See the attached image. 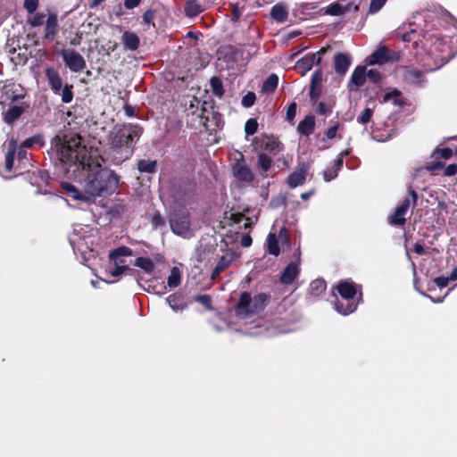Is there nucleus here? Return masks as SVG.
<instances>
[{
    "label": "nucleus",
    "instance_id": "1",
    "mask_svg": "<svg viewBox=\"0 0 457 457\" xmlns=\"http://www.w3.org/2000/svg\"><path fill=\"white\" fill-rule=\"evenodd\" d=\"M56 151L62 162H71L80 169V183L85 193L90 196H100L104 193L114 192L119 185V177L108 168L103 167L99 158L87 156V148L81 145L78 135L58 138Z\"/></svg>",
    "mask_w": 457,
    "mask_h": 457
},
{
    "label": "nucleus",
    "instance_id": "2",
    "mask_svg": "<svg viewBox=\"0 0 457 457\" xmlns=\"http://www.w3.org/2000/svg\"><path fill=\"white\" fill-rule=\"evenodd\" d=\"M140 137V129L132 124L116 125L107 136L105 154L115 164L130 158L133 143Z\"/></svg>",
    "mask_w": 457,
    "mask_h": 457
},
{
    "label": "nucleus",
    "instance_id": "3",
    "mask_svg": "<svg viewBox=\"0 0 457 457\" xmlns=\"http://www.w3.org/2000/svg\"><path fill=\"white\" fill-rule=\"evenodd\" d=\"M337 291L341 299L336 303V310L343 315H348L356 310L357 303L354 300L356 295L355 285L349 281H341L337 286Z\"/></svg>",
    "mask_w": 457,
    "mask_h": 457
},
{
    "label": "nucleus",
    "instance_id": "4",
    "mask_svg": "<svg viewBox=\"0 0 457 457\" xmlns=\"http://www.w3.org/2000/svg\"><path fill=\"white\" fill-rule=\"evenodd\" d=\"M266 300L265 294H259L252 298L249 293L244 292L237 304L236 312L237 316L246 318L249 314L262 310Z\"/></svg>",
    "mask_w": 457,
    "mask_h": 457
},
{
    "label": "nucleus",
    "instance_id": "5",
    "mask_svg": "<svg viewBox=\"0 0 457 457\" xmlns=\"http://www.w3.org/2000/svg\"><path fill=\"white\" fill-rule=\"evenodd\" d=\"M170 226L172 232L178 236L188 238L193 235L190 228V216L185 210L174 211L170 214Z\"/></svg>",
    "mask_w": 457,
    "mask_h": 457
},
{
    "label": "nucleus",
    "instance_id": "6",
    "mask_svg": "<svg viewBox=\"0 0 457 457\" xmlns=\"http://www.w3.org/2000/svg\"><path fill=\"white\" fill-rule=\"evenodd\" d=\"M21 86L14 82L0 83V104H6L21 96Z\"/></svg>",
    "mask_w": 457,
    "mask_h": 457
},
{
    "label": "nucleus",
    "instance_id": "7",
    "mask_svg": "<svg viewBox=\"0 0 457 457\" xmlns=\"http://www.w3.org/2000/svg\"><path fill=\"white\" fill-rule=\"evenodd\" d=\"M397 72L404 82L411 86H421L425 81L424 73L412 66H403Z\"/></svg>",
    "mask_w": 457,
    "mask_h": 457
},
{
    "label": "nucleus",
    "instance_id": "8",
    "mask_svg": "<svg viewBox=\"0 0 457 457\" xmlns=\"http://www.w3.org/2000/svg\"><path fill=\"white\" fill-rule=\"evenodd\" d=\"M64 62L73 72L82 71L86 68V62L83 56L74 50H62L61 53Z\"/></svg>",
    "mask_w": 457,
    "mask_h": 457
},
{
    "label": "nucleus",
    "instance_id": "9",
    "mask_svg": "<svg viewBox=\"0 0 457 457\" xmlns=\"http://www.w3.org/2000/svg\"><path fill=\"white\" fill-rule=\"evenodd\" d=\"M447 46L446 45L441 41L436 40L435 45L430 47L428 51L429 55H435V65L434 66H428L426 68V71H434L436 69H439L441 66H443L445 63L447 62L448 60V54H445V52L446 50Z\"/></svg>",
    "mask_w": 457,
    "mask_h": 457
},
{
    "label": "nucleus",
    "instance_id": "10",
    "mask_svg": "<svg viewBox=\"0 0 457 457\" xmlns=\"http://www.w3.org/2000/svg\"><path fill=\"white\" fill-rule=\"evenodd\" d=\"M279 243H287V235L286 228H281L278 235L270 232L267 237V251L269 253L278 256L280 253Z\"/></svg>",
    "mask_w": 457,
    "mask_h": 457
},
{
    "label": "nucleus",
    "instance_id": "11",
    "mask_svg": "<svg viewBox=\"0 0 457 457\" xmlns=\"http://www.w3.org/2000/svg\"><path fill=\"white\" fill-rule=\"evenodd\" d=\"M233 174L240 187L251 183L254 179L250 168L243 162H237L234 165Z\"/></svg>",
    "mask_w": 457,
    "mask_h": 457
},
{
    "label": "nucleus",
    "instance_id": "12",
    "mask_svg": "<svg viewBox=\"0 0 457 457\" xmlns=\"http://www.w3.org/2000/svg\"><path fill=\"white\" fill-rule=\"evenodd\" d=\"M392 53L389 52L385 46H380L377 50H375L371 54L368 56L367 62L370 65H381L392 60Z\"/></svg>",
    "mask_w": 457,
    "mask_h": 457
},
{
    "label": "nucleus",
    "instance_id": "13",
    "mask_svg": "<svg viewBox=\"0 0 457 457\" xmlns=\"http://www.w3.org/2000/svg\"><path fill=\"white\" fill-rule=\"evenodd\" d=\"M307 168L305 165L298 167L294 172H292L287 178V183L291 187H296L303 185L306 179Z\"/></svg>",
    "mask_w": 457,
    "mask_h": 457
},
{
    "label": "nucleus",
    "instance_id": "14",
    "mask_svg": "<svg viewBox=\"0 0 457 457\" xmlns=\"http://www.w3.org/2000/svg\"><path fill=\"white\" fill-rule=\"evenodd\" d=\"M58 30V20L54 13H50L46 21L45 27V38L49 41H54Z\"/></svg>",
    "mask_w": 457,
    "mask_h": 457
},
{
    "label": "nucleus",
    "instance_id": "15",
    "mask_svg": "<svg viewBox=\"0 0 457 457\" xmlns=\"http://www.w3.org/2000/svg\"><path fill=\"white\" fill-rule=\"evenodd\" d=\"M335 71L339 75H344L351 65V58L348 54L339 53L334 59Z\"/></svg>",
    "mask_w": 457,
    "mask_h": 457
},
{
    "label": "nucleus",
    "instance_id": "16",
    "mask_svg": "<svg viewBox=\"0 0 457 457\" xmlns=\"http://www.w3.org/2000/svg\"><path fill=\"white\" fill-rule=\"evenodd\" d=\"M46 76L54 93L59 94L62 89V82L58 71L51 67L46 68Z\"/></svg>",
    "mask_w": 457,
    "mask_h": 457
},
{
    "label": "nucleus",
    "instance_id": "17",
    "mask_svg": "<svg viewBox=\"0 0 457 457\" xmlns=\"http://www.w3.org/2000/svg\"><path fill=\"white\" fill-rule=\"evenodd\" d=\"M299 274V267L295 262L289 263L281 274L282 284H291Z\"/></svg>",
    "mask_w": 457,
    "mask_h": 457
},
{
    "label": "nucleus",
    "instance_id": "18",
    "mask_svg": "<svg viewBox=\"0 0 457 457\" xmlns=\"http://www.w3.org/2000/svg\"><path fill=\"white\" fill-rule=\"evenodd\" d=\"M121 42L126 50L135 51L139 46V37L133 32L125 31L121 37Z\"/></svg>",
    "mask_w": 457,
    "mask_h": 457
},
{
    "label": "nucleus",
    "instance_id": "19",
    "mask_svg": "<svg viewBox=\"0 0 457 457\" xmlns=\"http://www.w3.org/2000/svg\"><path fill=\"white\" fill-rule=\"evenodd\" d=\"M236 260V255L232 252H226L219 260L215 269L214 275H219L224 270H226L234 261Z\"/></svg>",
    "mask_w": 457,
    "mask_h": 457
},
{
    "label": "nucleus",
    "instance_id": "20",
    "mask_svg": "<svg viewBox=\"0 0 457 457\" xmlns=\"http://www.w3.org/2000/svg\"><path fill=\"white\" fill-rule=\"evenodd\" d=\"M270 16L277 22H284L288 16V11L284 4H277L270 10Z\"/></svg>",
    "mask_w": 457,
    "mask_h": 457
},
{
    "label": "nucleus",
    "instance_id": "21",
    "mask_svg": "<svg viewBox=\"0 0 457 457\" xmlns=\"http://www.w3.org/2000/svg\"><path fill=\"white\" fill-rule=\"evenodd\" d=\"M315 120L314 117L310 115L305 117L304 120L300 121L297 127V130L300 134L304 136L311 135L314 130Z\"/></svg>",
    "mask_w": 457,
    "mask_h": 457
},
{
    "label": "nucleus",
    "instance_id": "22",
    "mask_svg": "<svg viewBox=\"0 0 457 457\" xmlns=\"http://www.w3.org/2000/svg\"><path fill=\"white\" fill-rule=\"evenodd\" d=\"M272 160L265 154L258 155L257 167L262 177H268V171L271 168Z\"/></svg>",
    "mask_w": 457,
    "mask_h": 457
},
{
    "label": "nucleus",
    "instance_id": "23",
    "mask_svg": "<svg viewBox=\"0 0 457 457\" xmlns=\"http://www.w3.org/2000/svg\"><path fill=\"white\" fill-rule=\"evenodd\" d=\"M366 68L363 66H358L355 68L351 76V83L356 87L363 86L366 81Z\"/></svg>",
    "mask_w": 457,
    "mask_h": 457
},
{
    "label": "nucleus",
    "instance_id": "24",
    "mask_svg": "<svg viewBox=\"0 0 457 457\" xmlns=\"http://www.w3.org/2000/svg\"><path fill=\"white\" fill-rule=\"evenodd\" d=\"M62 188L69 194L73 199L79 200L83 202L90 201V197L85 193L81 194L78 191V189L71 184L63 182L62 184Z\"/></svg>",
    "mask_w": 457,
    "mask_h": 457
},
{
    "label": "nucleus",
    "instance_id": "25",
    "mask_svg": "<svg viewBox=\"0 0 457 457\" xmlns=\"http://www.w3.org/2000/svg\"><path fill=\"white\" fill-rule=\"evenodd\" d=\"M278 84V77L276 74L270 75L263 82L261 89L262 94H271L275 91Z\"/></svg>",
    "mask_w": 457,
    "mask_h": 457
},
{
    "label": "nucleus",
    "instance_id": "26",
    "mask_svg": "<svg viewBox=\"0 0 457 457\" xmlns=\"http://www.w3.org/2000/svg\"><path fill=\"white\" fill-rule=\"evenodd\" d=\"M416 201H417V194L415 193V191L411 190L409 192V195L406 196L396 208L399 211H401L404 215H406L411 204H415Z\"/></svg>",
    "mask_w": 457,
    "mask_h": 457
},
{
    "label": "nucleus",
    "instance_id": "27",
    "mask_svg": "<svg viewBox=\"0 0 457 457\" xmlns=\"http://www.w3.org/2000/svg\"><path fill=\"white\" fill-rule=\"evenodd\" d=\"M169 306L174 311V312H179L186 308V303H184L183 299L177 295H170L166 299Z\"/></svg>",
    "mask_w": 457,
    "mask_h": 457
},
{
    "label": "nucleus",
    "instance_id": "28",
    "mask_svg": "<svg viewBox=\"0 0 457 457\" xmlns=\"http://www.w3.org/2000/svg\"><path fill=\"white\" fill-rule=\"evenodd\" d=\"M383 102H392L393 104L395 106H402L403 104V101L401 97V93L396 89H393L390 92L385 94V96H383Z\"/></svg>",
    "mask_w": 457,
    "mask_h": 457
},
{
    "label": "nucleus",
    "instance_id": "29",
    "mask_svg": "<svg viewBox=\"0 0 457 457\" xmlns=\"http://www.w3.org/2000/svg\"><path fill=\"white\" fill-rule=\"evenodd\" d=\"M230 220L233 225H238L239 228H247L252 224L250 219L245 218L242 213H231Z\"/></svg>",
    "mask_w": 457,
    "mask_h": 457
},
{
    "label": "nucleus",
    "instance_id": "30",
    "mask_svg": "<svg viewBox=\"0 0 457 457\" xmlns=\"http://www.w3.org/2000/svg\"><path fill=\"white\" fill-rule=\"evenodd\" d=\"M203 12L201 5L195 0H189L186 3L185 12L188 17H195Z\"/></svg>",
    "mask_w": 457,
    "mask_h": 457
},
{
    "label": "nucleus",
    "instance_id": "31",
    "mask_svg": "<svg viewBox=\"0 0 457 457\" xmlns=\"http://www.w3.org/2000/svg\"><path fill=\"white\" fill-rule=\"evenodd\" d=\"M135 266L142 269L148 274H151L154 269V262L151 259L145 257H138L135 262Z\"/></svg>",
    "mask_w": 457,
    "mask_h": 457
},
{
    "label": "nucleus",
    "instance_id": "32",
    "mask_svg": "<svg viewBox=\"0 0 457 457\" xmlns=\"http://www.w3.org/2000/svg\"><path fill=\"white\" fill-rule=\"evenodd\" d=\"M180 281L181 272L179 268L173 267L167 279L168 286L171 288L177 287L180 284Z\"/></svg>",
    "mask_w": 457,
    "mask_h": 457
},
{
    "label": "nucleus",
    "instance_id": "33",
    "mask_svg": "<svg viewBox=\"0 0 457 457\" xmlns=\"http://www.w3.org/2000/svg\"><path fill=\"white\" fill-rule=\"evenodd\" d=\"M23 112V109L20 106H12L4 114V120L6 123H12L16 119H18L21 113Z\"/></svg>",
    "mask_w": 457,
    "mask_h": 457
},
{
    "label": "nucleus",
    "instance_id": "34",
    "mask_svg": "<svg viewBox=\"0 0 457 457\" xmlns=\"http://www.w3.org/2000/svg\"><path fill=\"white\" fill-rule=\"evenodd\" d=\"M405 220V215L397 208H395L394 214L388 217V222L393 226H403Z\"/></svg>",
    "mask_w": 457,
    "mask_h": 457
},
{
    "label": "nucleus",
    "instance_id": "35",
    "mask_svg": "<svg viewBox=\"0 0 457 457\" xmlns=\"http://www.w3.org/2000/svg\"><path fill=\"white\" fill-rule=\"evenodd\" d=\"M137 168L140 172L152 173L155 171L156 162L151 160H141L138 162Z\"/></svg>",
    "mask_w": 457,
    "mask_h": 457
},
{
    "label": "nucleus",
    "instance_id": "36",
    "mask_svg": "<svg viewBox=\"0 0 457 457\" xmlns=\"http://www.w3.org/2000/svg\"><path fill=\"white\" fill-rule=\"evenodd\" d=\"M14 148H15V142L11 141L10 143V149L8 150L5 157V169L9 172L12 170L13 166V161H14Z\"/></svg>",
    "mask_w": 457,
    "mask_h": 457
},
{
    "label": "nucleus",
    "instance_id": "37",
    "mask_svg": "<svg viewBox=\"0 0 457 457\" xmlns=\"http://www.w3.org/2000/svg\"><path fill=\"white\" fill-rule=\"evenodd\" d=\"M211 87H212V93L215 96H217L219 97L223 96V94H224L223 86H222V82L220 79H218L216 77L212 78Z\"/></svg>",
    "mask_w": 457,
    "mask_h": 457
},
{
    "label": "nucleus",
    "instance_id": "38",
    "mask_svg": "<svg viewBox=\"0 0 457 457\" xmlns=\"http://www.w3.org/2000/svg\"><path fill=\"white\" fill-rule=\"evenodd\" d=\"M266 150L270 151V153L276 154L277 153L282 151L283 146L280 142L274 138H268L266 142Z\"/></svg>",
    "mask_w": 457,
    "mask_h": 457
},
{
    "label": "nucleus",
    "instance_id": "39",
    "mask_svg": "<svg viewBox=\"0 0 457 457\" xmlns=\"http://www.w3.org/2000/svg\"><path fill=\"white\" fill-rule=\"evenodd\" d=\"M132 255V250L127 246H120L110 252L109 257H127Z\"/></svg>",
    "mask_w": 457,
    "mask_h": 457
},
{
    "label": "nucleus",
    "instance_id": "40",
    "mask_svg": "<svg viewBox=\"0 0 457 457\" xmlns=\"http://www.w3.org/2000/svg\"><path fill=\"white\" fill-rule=\"evenodd\" d=\"M326 289L325 281L322 279H315L311 283V292L313 295H319Z\"/></svg>",
    "mask_w": 457,
    "mask_h": 457
},
{
    "label": "nucleus",
    "instance_id": "41",
    "mask_svg": "<svg viewBox=\"0 0 457 457\" xmlns=\"http://www.w3.org/2000/svg\"><path fill=\"white\" fill-rule=\"evenodd\" d=\"M340 169H337V166L334 165V162H332L331 166L328 167L323 171V177L326 181H330L337 178V172Z\"/></svg>",
    "mask_w": 457,
    "mask_h": 457
},
{
    "label": "nucleus",
    "instance_id": "42",
    "mask_svg": "<svg viewBox=\"0 0 457 457\" xmlns=\"http://www.w3.org/2000/svg\"><path fill=\"white\" fill-rule=\"evenodd\" d=\"M258 129V122L255 119H249L245 125V134L248 136L253 135Z\"/></svg>",
    "mask_w": 457,
    "mask_h": 457
},
{
    "label": "nucleus",
    "instance_id": "43",
    "mask_svg": "<svg viewBox=\"0 0 457 457\" xmlns=\"http://www.w3.org/2000/svg\"><path fill=\"white\" fill-rule=\"evenodd\" d=\"M45 17L46 15L44 13H36L28 20V23L32 27L41 26L45 21Z\"/></svg>",
    "mask_w": 457,
    "mask_h": 457
},
{
    "label": "nucleus",
    "instance_id": "44",
    "mask_svg": "<svg viewBox=\"0 0 457 457\" xmlns=\"http://www.w3.org/2000/svg\"><path fill=\"white\" fill-rule=\"evenodd\" d=\"M73 99L72 86L65 85L62 90V100L63 103H71Z\"/></svg>",
    "mask_w": 457,
    "mask_h": 457
},
{
    "label": "nucleus",
    "instance_id": "45",
    "mask_svg": "<svg viewBox=\"0 0 457 457\" xmlns=\"http://www.w3.org/2000/svg\"><path fill=\"white\" fill-rule=\"evenodd\" d=\"M151 222L154 228L165 226V220L158 212L152 215Z\"/></svg>",
    "mask_w": 457,
    "mask_h": 457
},
{
    "label": "nucleus",
    "instance_id": "46",
    "mask_svg": "<svg viewBox=\"0 0 457 457\" xmlns=\"http://www.w3.org/2000/svg\"><path fill=\"white\" fill-rule=\"evenodd\" d=\"M433 155L436 156V158L440 157L445 160H448L452 157L453 151L448 147L442 148V149H436L433 153Z\"/></svg>",
    "mask_w": 457,
    "mask_h": 457
},
{
    "label": "nucleus",
    "instance_id": "47",
    "mask_svg": "<svg viewBox=\"0 0 457 457\" xmlns=\"http://www.w3.org/2000/svg\"><path fill=\"white\" fill-rule=\"evenodd\" d=\"M345 8L342 4H340L338 3H335V4H331L328 7L327 12L330 15H340L345 12Z\"/></svg>",
    "mask_w": 457,
    "mask_h": 457
},
{
    "label": "nucleus",
    "instance_id": "48",
    "mask_svg": "<svg viewBox=\"0 0 457 457\" xmlns=\"http://www.w3.org/2000/svg\"><path fill=\"white\" fill-rule=\"evenodd\" d=\"M255 100H256L255 94L253 92H248L242 98V105L245 108H249L254 104Z\"/></svg>",
    "mask_w": 457,
    "mask_h": 457
},
{
    "label": "nucleus",
    "instance_id": "49",
    "mask_svg": "<svg viewBox=\"0 0 457 457\" xmlns=\"http://www.w3.org/2000/svg\"><path fill=\"white\" fill-rule=\"evenodd\" d=\"M387 0H371L369 12L370 13L378 12L386 3Z\"/></svg>",
    "mask_w": 457,
    "mask_h": 457
},
{
    "label": "nucleus",
    "instance_id": "50",
    "mask_svg": "<svg viewBox=\"0 0 457 457\" xmlns=\"http://www.w3.org/2000/svg\"><path fill=\"white\" fill-rule=\"evenodd\" d=\"M38 4L39 0H24L23 6L29 13L32 14L38 7Z\"/></svg>",
    "mask_w": 457,
    "mask_h": 457
},
{
    "label": "nucleus",
    "instance_id": "51",
    "mask_svg": "<svg viewBox=\"0 0 457 457\" xmlns=\"http://www.w3.org/2000/svg\"><path fill=\"white\" fill-rule=\"evenodd\" d=\"M373 111L370 108H366L361 115L358 117L357 120L359 123L366 124L370 120Z\"/></svg>",
    "mask_w": 457,
    "mask_h": 457
},
{
    "label": "nucleus",
    "instance_id": "52",
    "mask_svg": "<svg viewBox=\"0 0 457 457\" xmlns=\"http://www.w3.org/2000/svg\"><path fill=\"white\" fill-rule=\"evenodd\" d=\"M366 77L373 82L378 81L381 78L380 72L376 69H370L366 71Z\"/></svg>",
    "mask_w": 457,
    "mask_h": 457
},
{
    "label": "nucleus",
    "instance_id": "53",
    "mask_svg": "<svg viewBox=\"0 0 457 457\" xmlns=\"http://www.w3.org/2000/svg\"><path fill=\"white\" fill-rule=\"evenodd\" d=\"M322 80V72L320 71H317L313 73L312 78V89H314L318 87Z\"/></svg>",
    "mask_w": 457,
    "mask_h": 457
},
{
    "label": "nucleus",
    "instance_id": "54",
    "mask_svg": "<svg viewBox=\"0 0 457 457\" xmlns=\"http://www.w3.org/2000/svg\"><path fill=\"white\" fill-rule=\"evenodd\" d=\"M350 154V150H344L339 154L337 160L334 161V165L337 166V169H341L344 163V157L347 156Z\"/></svg>",
    "mask_w": 457,
    "mask_h": 457
},
{
    "label": "nucleus",
    "instance_id": "55",
    "mask_svg": "<svg viewBox=\"0 0 457 457\" xmlns=\"http://www.w3.org/2000/svg\"><path fill=\"white\" fill-rule=\"evenodd\" d=\"M110 259L113 262L114 266L129 270V267L126 264V262L122 259V257H110Z\"/></svg>",
    "mask_w": 457,
    "mask_h": 457
},
{
    "label": "nucleus",
    "instance_id": "56",
    "mask_svg": "<svg viewBox=\"0 0 457 457\" xmlns=\"http://www.w3.org/2000/svg\"><path fill=\"white\" fill-rule=\"evenodd\" d=\"M295 113H296V104L295 103H292L288 106L287 111V120H292L295 118Z\"/></svg>",
    "mask_w": 457,
    "mask_h": 457
},
{
    "label": "nucleus",
    "instance_id": "57",
    "mask_svg": "<svg viewBox=\"0 0 457 457\" xmlns=\"http://www.w3.org/2000/svg\"><path fill=\"white\" fill-rule=\"evenodd\" d=\"M451 279L449 278V277H438L435 279V283L439 287H445L448 285L449 281Z\"/></svg>",
    "mask_w": 457,
    "mask_h": 457
},
{
    "label": "nucleus",
    "instance_id": "58",
    "mask_svg": "<svg viewBox=\"0 0 457 457\" xmlns=\"http://www.w3.org/2000/svg\"><path fill=\"white\" fill-rule=\"evenodd\" d=\"M127 270L123 269V268H119V267H116L114 266L113 269L110 270L109 273L111 276L112 277H115V278H119L120 277L124 271H126Z\"/></svg>",
    "mask_w": 457,
    "mask_h": 457
},
{
    "label": "nucleus",
    "instance_id": "59",
    "mask_svg": "<svg viewBox=\"0 0 457 457\" xmlns=\"http://www.w3.org/2000/svg\"><path fill=\"white\" fill-rule=\"evenodd\" d=\"M457 173V164H450L445 170V176H453Z\"/></svg>",
    "mask_w": 457,
    "mask_h": 457
},
{
    "label": "nucleus",
    "instance_id": "60",
    "mask_svg": "<svg viewBox=\"0 0 457 457\" xmlns=\"http://www.w3.org/2000/svg\"><path fill=\"white\" fill-rule=\"evenodd\" d=\"M337 129H338V125H335V126L330 127L327 130V133H326L327 137L328 139L334 138L337 136Z\"/></svg>",
    "mask_w": 457,
    "mask_h": 457
},
{
    "label": "nucleus",
    "instance_id": "61",
    "mask_svg": "<svg viewBox=\"0 0 457 457\" xmlns=\"http://www.w3.org/2000/svg\"><path fill=\"white\" fill-rule=\"evenodd\" d=\"M197 301L208 308H210V306H211V302H212L211 298H210V296H208L206 295L198 296Z\"/></svg>",
    "mask_w": 457,
    "mask_h": 457
},
{
    "label": "nucleus",
    "instance_id": "62",
    "mask_svg": "<svg viewBox=\"0 0 457 457\" xmlns=\"http://www.w3.org/2000/svg\"><path fill=\"white\" fill-rule=\"evenodd\" d=\"M141 0H125L124 6L127 9H133L140 4Z\"/></svg>",
    "mask_w": 457,
    "mask_h": 457
},
{
    "label": "nucleus",
    "instance_id": "63",
    "mask_svg": "<svg viewBox=\"0 0 457 457\" xmlns=\"http://www.w3.org/2000/svg\"><path fill=\"white\" fill-rule=\"evenodd\" d=\"M252 244V238L249 235H244L241 238V245L244 247H248Z\"/></svg>",
    "mask_w": 457,
    "mask_h": 457
},
{
    "label": "nucleus",
    "instance_id": "64",
    "mask_svg": "<svg viewBox=\"0 0 457 457\" xmlns=\"http://www.w3.org/2000/svg\"><path fill=\"white\" fill-rule=\"evenodd\" d=\"M414 251L418 254H423L425 253V249H424V247L420 244H415Z\"/></svg>",
    "mask_w": 457,
    "mask_h": 457
}]
</instances>
